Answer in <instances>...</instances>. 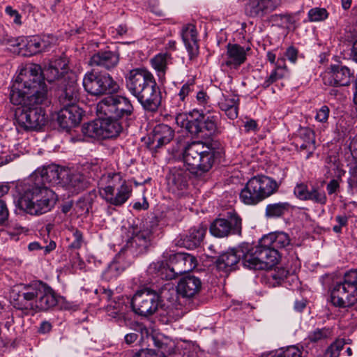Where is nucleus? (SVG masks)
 <instances>
[{
  "label": "nucleus",
  "mask_w": 357,
  "mask_h": 357,
  "mask_svg": "<svg viewBox=\"0 0 357 357\" xmlns=\"http://www.w3.org/2000/svg\"><path fill=\"white\" fill-rule=\"evenodd\" d=\"M309 189L303 183H297L294 189V195L302 201H306Z\"/></svg>",
  "instance_id": "bf43d9fd"
},
{
  "label": "nucleus",
  "mask_w": 357,
  "mask_h": 357,
  "mask_svg": "<svg viewBox=\"0 0 357 357\" xmlns=\"http://www.w3.org/2000/svg\"><path fill=\"white\" fill-rule=\"evenodd\" d=\"M283 178L276 181L265 175L255 176L248 180L241 190L239 199L244 204L257 205L276 193Z\"/></svg>",
  "instance_id": "20e7f679"
},
{
  "label": "nucleus",
  "mask_w": 357,
  "mask_h": 357,
  "mask_svg": "<svg viewBox=\"0 0 357 357\" xmlns=\"http://www.w3.org/2000/svg\"><path fill=\"white\" fill-rule=\"evenodd\" d=\"M126 308L127 306L122 303H114L107 307V312L114 317H121L124 316V311Z\"/></svg>",
  "instance_id": "6e6d98bb"
},
{
  "label": "nucleus",
  "mask_w": 357,
  "mask_h": 357,
  "mask_svg": "<svg viewBox=\"0 0 357 357\" xmlns=\"http://www.w3.org/2000/svg\"><path fill=\"white\" fill-rule=\"evenodd\" d=\"M207 231V226L200 224L191 227L188 233L181 238L180 246L192 250L198 248L203 242Z\"/></svg>",
  "instance_id": "cd10ccee"
},
{
  "label": "nucleus",
  "mask_w": 357,
  "mask_h": 357,
  "mask_svg": "<svg viewBox=\"0 0 357 357\" xmlns=\"http://www.w3.org/2000/svg\"><path fill=\"white\" fill-rule=\"evenodd\" d=\"M159 295L160 298H163L171 303H176L178 301V283L176 285L165 284Z\"/></svg>",
  "instance_id": "de8ad7c7"
},
{
  "label": "nucleus",
  "mask_w": 357,
  "mask_h": 357,
  "mask_svg": "<svg viewBox=\"0 0 357 357\" xmlns=\"http://www.w3.org/2000/svg\"><path fill=\"white\" fill-rule=\"evenodd\" d=\"M200 116V114L197 110H193L188 114H180L181 119L180 127L192 135L198 134L202 130L199 121Z\"/></svg>",
  "instance_id": "c9c22d12"
},
{
  "label": "nucleus",
  "mask_w": 357,
  "mask_h": 357,
  "mask_svg": "<svg viewBox=\"0 0 357 357\" xmlns=\"http://www.w3.org/2000/svg\"><path fill=\"white\" fill-rule=\"evenodd\" d=\"M237 104H238V98H229L226 97H224V98L218 102L219 107L222 111L227 110L228 108H230Z\"/></svg>",
  "instance_id": "69168bd1"
},
{
  "label": "nucleus",
  "mask_w": 357,
  "mask_h": 357,
  "mask_svg": "<svg viewBox=\"0 0 357 357\" xmlns=\"http://www.w3.org/2000/svg\"><path fill=\"white\" fill-rule=\"evenodd\" d=\"M132 193V186L128 183L126 181H124L122 184L111 192L110 195H107L102 199L110 205L119 207L123 206L130 199Z\"/></svg>",
  "instance_id": "c756f323"
},
{
  "label": "nucleus",
  "mask_w": 357,
  "mask_h": 357,
  "mask_svg": "<svg viewBox=\"0 0 357 357\" xmlns=\"http://www.w3.org/2000/svg\"><path fill=\"white\" fill-rule=\"evenodd\" d=\"M141 331L142 339L148 347L153 346L160 350L155 351L153 349H142L133 357H166L165 354L175 353L176 344L174 340L160 333L157 330L144 328L139 326Z\"/></svg>",
  "instance_id": "0eeeda50"
},
{
  "label": "nucleus",
  "mask_w": 357,
  "mask_h": 357,
  "mask_svg": "<svg viewBox=\"0 0 357 357\" xmlns=\"http://www.w3.org/2000/svg\"><path fill=\"white\" fill-rule=\"evenodd\" d=\"M328 13L324 8H313L307 13L308 20L311 22H321L327 19Z\"/></svg>",
  "instance_id": "8fccbe9b"
},
{
  "label": "nucleus",
  "mask_w": 357,
  "mask_h": 357,
  "mask_svg": "<svg viewBox=\"0 0 357 357\" xmlns=\"http://www.w3.org/2000/svg\"><path fill=\"white\" fill-rule=\"evenodd\" d=\"M63 176L61 185L72 194H78L87 188L86 177L79 172L66 168L63 172Z\"/></svg>",
  "instance_id": "393cba45"
},
{
  "label": "nucleus",
  "mask_w": 357,
  "mask_h": 357,
  "mask_svg": "<svg viewBox=\"0 0 357 357\" xmlns=\"http://www.w3.org/2000/svg\"><path fill=\"white\" fill-rule=\"evenodd\" d=\"M244 243L236 249H231L220 255L215 261L217 269L223 273L228 274L236 269L241 259L245 266V256L246 250Z\"/></svg>",
  "instance_id": "aec40b11"
},
{
  "label": "nucleus",
  "mask_w": 357,
  "mask_h": 357,
  "mask_svg": "<svg viewBox=\"0 0 357 357\" xmlns=\"http://www.w3.org/2000/svg\"><path fill=\"white\" fill-rule=\"evenodd\" d=\"M84 167V169L88 171L89 177L98 176V173L100 172V166L97 162H86Z\"/></svg>",
  "instance_id": "e2e57ef3"
},
{
  "label": "nucleus",
  "mask_w": 357,
  "mask_h": 357,
  "mask_svg": "<svg viewBox=\"0 0 357 357\" xmlns=\"http://www.w3.org/2000/svg\"><path fill=\"white\" fill-rule=\"evenodd\" d=\"M354 72L346 66L341 64L331 65L323 75V82L325 85L340 87L349 86Z\"/></svg>",
  "instance_id": "a211bd4d"
},
{
  "label": "nucleus",
  "mask_w": 357,
  "mask_h": 357,
  "mask_svg": "<svg viewBox=\"0 0 357 357\" xmlns=\"http://www.w3.org/2000/svg\"><path fill=\"white\" fill-rule=\"evenodd\" d=\"M333 336V331L331 328L324 327L321 328H316L308 333L305 342L307 346L312 344V345H320Z\"/></svg>",
  "instance_id": "ea45409f"
},
{
  "label": "nucleus",
  "mask_w": 357,
  "mask_h": 357,
  "mask_svg": "<svg viewBox=\"0 0 357 357\" xmlns=\"http://www.w3.org/2000/svg\"><path fill=\"white\" fill-rule=\"evenodd\" d=\"M280 4L281 0H248L245 5V13L250 17L261 20Z\"/></svg>",
  "instance_id": "412c9836"
},
{
  "label": "nucleus",
  "mask_w": 357,
  "mask_h": 357,
  "mask_svg": "<svg viewBox=\"0 0 357 357\" xmlns=\"http://www.w3.org/2000/svg\"><path fill=\"white\" fill-rule=\"evenodd\" d=\"M300 146L299 151H305V159H308L316 149L315 136L314 131L307 127L301 128L298 130L296 146Z\"/></svg>",
  "instance_id": "7c9ffc66"
},
{
  "label": "nucleus",
  "mask_w": 357,
  "mask_h": 357,
  "mask_svg": "<svg viewBox=\"0 0 357 357\" xmlns=\"http://www.w3.org/2000/svg\"><path fill=\"white\" fill-rule=\"evenodd\" d=\"M202 289L201 280L194 275L180 277V295L185 298H193Z\"/></svg>",
  "instance_id": "72a5a7b5"
},
{
  "label": "nucleus",
  "mask_w": 357,
  "mask_h": 357,
  "mask_svg": "<svg viewBox=\"0 0 357 357\" xmlns=\"http://www.w3.org/2000/svg\"><path fill=\"white\" fill-rule=\"evenodd\" d=\"M194 89L195 79L191 78L180 89V100H184L185 98L194 91Z\"/></svg>",
  "instance_id": "052dcab7"
},
{
  "label": "nucleus",
  "mask_w": 357,
  "mask_h": 357,
  "mask_svg": "<svg viewBox=\"0 0 357 357\" xmlns=\"http://www.w3.org/2000/svg\"><path fill=\"white\" fill-rule=\"evenodd\" d=\"M134 108L131 101L126 96L114 95L102 98L96 105L99 116H109L126 121L130 119Z\"/></svg>",
  "instance_id": "9d476101"
},
{
  "label": "nucleus",
  "mask_w": 357,
  "mask_h": 357,
  "mask_svg": "<svg viewBox=\"0 0 357 357\" xmlns=\"http://www.w3.org/2000/svg\"><path fill=\"white\" fill-rule=\"evenodd\" d=\"M286 58L292 63H295L298 58V50L293 46L289 47L284 54Z\"/></svg>",
  "instance_id": "774afa93"
},
{
  "label": "nucleus",
  "mask_w": 357,
  "mask_h": 357,
  "mask_svg": "<svg viewBox=\"0 0 357 357\" xmlns=\"http://www.w3.org/2000/svg\"><path fill=\"white\" fill-rule=\"evenodd\" d=\"M21 46L19 47L20 52L24 56H30L43 51H45L49 46L48 43L45 38L39 36H32L26 38V41L23 38L20 41Z\"/></svg>",
  "instance_id": "473e14b6"
},
{
  "label": "nucleus",
  "mask_w": 357,
  "mask_h": 357,
  "mask_svg": "<svg viewBox=\"0 0 357 357\" xmlns=\"http://www.w3.org/2000/svg\"><path fill=\"white\" fill-rule=\"evenodd\" d=\"M330 109L328 106L323 105L317 112L315 119L321 123H326L329 117Z\"/></svg>",
  "instance_id": "680f3d73"
},
{
  "label": "nucleus",
  "mask_w": 357,
  "mask_h": 357,
  "mask_svg": "<svg viewBox=\"0 0 357 357\" xmlns=\"http://www.w3.org/2000/svg\"><path fill=\"white\" fill-rule=\"evenodd\" d=\"M161 303L160 296L156 291L144 288L134 294L131 306L135 314L146 317L155 314Z\"/></svg>",
  "instance_id": "4468645a"
},
{
  "label": "nucleus",
  "mask_w": 357,
  "mask_h": 357,
  "mask_svg": "<svg viewBox=\"0 0 357 357\" xmlns=\"http://www.w3.org/2000/svg\"><path fill=\"white\" fill-rule=\"evenodd\" d=\"M246 255L245 256V266L250 269H269L275 266L279 259L278 251L272 246H264L262 238L259 245L255 248L246 243Z\"/></svg>",
  "instance_id": "9b49d317"
},
{
  "label": "nucleus",
  "mask_w": 357,
  "mask_h": 357,
  "mask_svg": "<svg viewBox=\"0 0 357 357\" xmlns=\"http://www.w3.org/2000/svg\"><path fill=\"white\" fill-rule=\"evenodd\" d=\"M66 168L59 165L52 164L38 168L28 178L37 183L47 186V184L56 185L61 184L63 172Z\"/></svg>",
  "instance_id": "6ab92c4d"
},
{
  "label": "nucleus",
  "mask_w": 357,
  "mask_h": 357,
  "mask_svg": "<svg viewBox=\"0 0 357 357\" xmlns=\"http://www.w3.org/2000/svg\"><path fill=\"white\" fill-rule=\"evenodd\" d=\"M23 40V38H13L5 31H3L2 33H0V44L1 45H9L10 46H21V43L20 42Z\"/></svg>",
  "instance_id": "13d9d810"
},
{
  "label": "nucleus",
  "mask_w": 357,
  "mask_h": 357,
  "mask_svg": "<svg viewBox=\"0 0 357 357\" xmlns=\"http://www.w3.org/2000/svg\"><path fill=\"white\" fill-rule=\"evenodd\" d=\"M290 204L288 202L271 203L266 205L265 216L267 218H278L289 211Z\"/></svg>",
  "instance_id": "a19ab883"
},
{
  "label": "nucleus",
  "mask_w": 357,
  "mask_h": 357,
  "mask_svg": "<svg viewBox=\"0 0 357 357\" xmlns=\"http://www.w3.org/2000/svg\"><path fill=\"white\" fill-rule=\"evenodd\" d=\"M82 84L88 93L95 96L112 94L116 93L119 89V84L109 74L94 70L85 73Z\"/></svg>",
  "instance_id": "ddd939ff"
},
{
  "label": "nucleus",
  "mask_w": 357,
  "mask_h": 357,
  "mask_svg": "<svg viewBox=\"0 0 357 357\" xmlns=\"http://www.w3.org/2000/svg\"><path fill=\"white\" fill-rule=\"evenodd\" d=\"M123 122L113 117L105 116L87 123L82 128L85 137L93 139H107L117 137L123 130Z\"/></svg>",
  "instance_id": "f8f14e48"
},
{
  "label": "nucleus",
  "mask_w": 357,
  "mask_h": 357,
  "mask_svg": "<svg viewBox=\"0 0 357 357\" xmlns=\"http://www.w3.org/2000/svg\"><path fill=\"white\" fill-rule=\"evenodd\" d=\"M82 114L77 105L63 107L58 113V122L64 129L71 128L80 123Z\"/></svg>",
  "instance_id": "a878e982"
},
{
  "label": "nucleus",
  "mask_w": 357,
  "mask_h": 357,
  "mask_svg": "<svg viewBox=\"0 0 357 357\" xmlns=\"http://www.w3.org/2000/svg\"><path fill=\"white\" fill-rule=\"evenodd\" d=\"M169 59L170 55L168 53H159L151 59V66L160 78L164 76Z\"/></svg>",
  "instance_id": "37998d69"
},
{
  "label": "nucleus",
  "mask_w": 357,
  "mask_h": 357,
  "mask_svg": "<svg viewBox=\"0 0 357 357\" xmlns=\"http://www.w3.org/2000/svg\"><path fill=\"white\" fill-rule=\"evenodd\" d=\"M125 255L124 250H121L102 273V280L108 282L116 280L124 271L126 266L121 264V261Z\"/></svg>",
  "instance_id": "f704fd0d"
},
{
  "label": "nucleus",
  "mask_w": 357,
  "mask_h": 357,
  "mask_svg": "<svg viewBox=\"0 0 357 357\" xmlns=\"http://www.w3.org/2000/svg\"><path fill=\"white\" fill-rule=\"evenodd\" d=\"M10 100L22 107L15 111V126L19 132L38 130L45 125L47 117L43 105L48 102L47 88L40 65L28 63L20 69L10 86Z\"/></svg>",
  "instance_id": "f257e3e1"
},
{
  "label": "nucleus",
  "mask_w": 357,
  "mask_h": 357,
  "mask_svg": "<svg viewBox=\"0 0 357 357\" xmlns=\"http://www.w3.org/2000/svg\"><path fill=\"white\" fill-rule=\"evenodd\" d=\"M312 201L314 203L324 205L326 204L327 197L325 192L318 187H312L309 190L306 201Z\"/></svg>",
  "instance_id": "09e8293b"
},
{
  "label": "nucleus",
  "mask_w": 357,
  "mask_h": 357,
  "mask_svg": "<svg viewBox=\"0 0 357 357\" xmlns=\"http://www.w3.org/2000/svg\"><path fill=\"white\" fill-rule=\"evenodd\" d=\"M215 148L201 142L188 144L183 152V162L191 172H208L215 162Z\"/></svg>",
  "instance_id": "423d86ee"
},
{
  "label": "nucleus",
  "mask_w": 357,
  "mask_h": 357,
  "mask_svg": "<svg viewBox=\"0 0 357 357\" xmlns=\"http://www.w3.org/2000/svg\"><path fill=\"white\" fill-rule=\"evenodd\" d=\"M274 69L277 71L278 75H280V77L282 79L287 78L289 77V70L285 64V59L278 58L276 63Z\"/></svg>",
  "instance_id": "4d7b16f0"
},
{
  "label": "nucleus",
  "mask_w": 357,
  "mask_h": 357,
  "mask_svg": "<svg viewBox=\"0 0 357 357\" xmlns=\"http://www.w3.org/2000/svg\"><path fill=\"white\" fill-rule=\"evenodd\" d=\"M124 181L126 180L123 179L121 174L119 172H107L102 174L98 184L100 197L102 199L107 195H110L111 192Z\"/></svg>",
  "instance_id": "bb28decb"
},
{
  "label": "nucleus",
  "mask_w": 357,
  "mask_h": 357,
  "mask_svg": "<svg viewBox=\"0 0 357 357\" xmlns=\"http://www.w3.org/2000/svg\"><path fill=\"white\" fill-rule=\"evenodd\" d=\"M42 289L41 292L37 296L34 313L37 311H46L54 307L59 302L51 287L43 282Z\"/></svg>",
  "instance_id": "2f4dec72"
},
{
  "label": "nucleus",
  "mask_w": 357,
  "mask_h": 357,
  "mask_svg": "<svg viewBox=\"0 0 357 357\" xmlns=\"http://www.w3.org/2000/svg\"><path fill=\"white\" fill-rule=\"evenodd\" d=\"M41 76L44 82L46 78L49 82L56 81L61 84L67 80H71L73 83L75 74L69 70L67 58L60 56L51 60L44 71L41 69Z\"/></svg>",
  "instance_id": "f3484780"
},
{
  "label": "nucleus",
  "mask_w": 357,
  "mask_h": 357,
  "mask_svg": "<svg viewBox=\"0 0 357 357\" xmlns=\"http://www.w3.org/2000/svg\"><path fill=\"white\" fill-rule=\"evenodd\" d=\"M298 13L274 14L271 17V22L282 28L294 30L298 26Z\"/></svg>",
  "instance_id": "e433bc0d"
},
{
  "label": "nucleus",
  "mask_w": 357,
  "mask_h": 357,
  "mask_svg": "<svg viewBox=\"0 0 357 357\" xmlns=\"http://www.w3.org/2000/svg\"><path fill=\"white\" fill-rule=\"evenodd\" d=\"M156 225L150 222H142L130 225L127 230L128 240L124 248L126 256H139L146 253L152 244Z\"/></svg>",
  "instance_id": "39448f33"
},
{
  "label": "nucleus",
  "mask_w": 357,
  "mask_h": 357,
  "mask_svg": "<svg viewBox=\"0 0 357 357\" xmlns=\"http://www.w3.org/2000/svg\"><path fill=\"white\" fill-rule=\"evenodd\" d=\"M290 238L284 232H273L262 237L264 246H272L275 250L285 248L290 245Z\"/></svg>",
  "instance_id": "58836bf2"
},
{
  "label": "nucleus",
  "mask_w": 357,
  "mask_h": 357,
  "mask_svg": "<svg viewBox=\"0 0 357 357\" xmlns=\"http://www.w3.org/2000/svg\"><path fill=\"white\" fill-rule=\"evenodd\" d=\"M178 263V253L174 250L166 251L162 255V259L153 261L147 268V274L153 278L166 280L176 279L178 273L174 268V265Z\"/></svg>",
  "instance_id": "2eb2a0df"
},
{
  "label": "nucleus",
  "mask_w": 357,
  "mask_h": 357,
  "mask_svg": "<svg viewBox=\"0 0 357 357\" xmlns=\"http://www.w3.org/2000/svg\"><path fill=\"white\" fill-rule=\"evenodd\" d=\"M128 91L137 98L142 107L155 112L161 102V94L153 74L146 68H135L126 76Z\"/></svg>",
  "instance_id": "f03ea898"
},
{
  "label": "nucleus",
  "mask_w": 357,
  "mask_h": 357,
  "mask_svg": "<svg viewBox=\"0 0 357 357\" xmlns=\"http://www.w3.org/2000/svg\"><path fill=\"white\" fill-rule=\"evenodd\" d=\"M347 342L344 339H338L332 343L326 350L324 357H339L340 351Z\"/></svg>",
  "instance_id": "3c124183"
},
{
  "label": "nucleus",
  "mask_w": 357,
  "mask_h": 357,
  "mask_svg": "<svg viewBox=\"0 0 357 357\" xmlns=\"http://www.w3.org/2000/svg\"><path fill=\"white\" fill-rule=\"evenodd\" d=\"M167 190L174 195L175 199L178 198V169H170L166 177Z\"/></svg>",
  "instance_id": "c03bdc74"
},
{
  "label": "nucleus",
  "mask_w": 357,
  "mask_h": 357,
  "mask_svg": "<svg viewBox=\"0 0 357 357\" xmlns=\"http://www.w3.org/2000/svg\"><path fill=\"white\" fill-rule=\"evenodd\" d=\"M241 218L234 211L228 212L226 218H215L209 227L210 234L220 238L229 235H241Z\"/></svg>",
  "instance_id": "dca6fc26"
},
{
  "label": "nucleus",
  "mask_w": 357,
  "mask_h": 357,
  "mask_svg": "<svg viewBox=\"0 0 357 357\" xmlns=\"http://www.w3.org/2000/svg\"><path fill=\"white\" fill-rule=\"evenodd\" d=\"M178 202L177 199L171 205H168L163 211L162 219L168 226H174L178 222Z\"/></svg>",
  "instance_id": "49530a36"
},
{
  "label": "nucleus",
  "mask_w": 357,
  "mask_h": 357,
  "mask_svg": "<svg viewBox=\"0 0 357 357\" xmlns=\"http://www.w3.org/2000/svg\"><path fill=\"white\" fill-rule=\"evenodd\" d=\"M75 76L74 82L67 80L61 85L64 87L62 93L59 96V102L63 107L77 105L76 102L78 100V93L75 86Z\"/></svg>",
  "instance_id": "4c0bfd02"
},
{
  "label": "nucleus",
  "mask_w": 357,
  "mask_h": 357,
  "mask_svg": "<svg viewBox=\"0 0 357 357\" xmlns=\"http://www.w3.org/2000/svg\"><path fill=\"white\" fill-rule=\"evenodd\" d=\"M204 120L202 128L206 129L210 134L213 133L217 130V123L218 116L217 114L209 115L207 116H202Z\"/></svg>",
  "instance_id": "5fc2aeb1"
},
{
  "label": "nucleus",
  "mask_w": 357,
  "mask_h": 357,
  "mask_svg": "<svg viewBox=\"0 0 357 357\" xmlns=\"http://www.w3.org/2000/svg\"><path fill=\"white\" fill-rule=\"evenodd\" d=\"M55 248L56 243L53 241H50V242L45 245L37 241L31 242L28 245V250L29 251L41 250L44 255L49 254Z\"/></svg>",
  "instance_id": "603ef678"
},
{
  "label": "nucleus",
  "mask_w": 357,
  "mask_h": 357,
  "mask_svg": "<svg viewBox=\"0 0 357 357\" xmlns=\"http://www.w3.org/2000/svg\"><path fill=\"white\" fill-rule=\"evenodd\" d=\"M307 351L304 349L303 347L300 348L296 345H293L288 347L278 356L275 355L273 353H269L261 357H307Z\"/></svg>",
  "instance_id": "a18cd8bd"
},
{
  "label": "nucleus",
  "mask_w": 357,
  "mask_h": 357,
  "mask_svg": "<svg viewBox=\"0 0 357 357\" xmlns=\"http://www.w3.org/2000/svg\"><path fill=\"white\" fill-rule=\"evenodd\" d=\"M20 207L30 215H40L50 211L57 197L55 192L43 184L26 179L16 187Z\"/></svg>",
  "instance_id": "7ed1b4c3"
},
{
  "label": "nucleus",
  "mask_w": 357,
  "mask_h": 357,
  "mask_svg": "<svg viewBox=\"0 0 357 357\" xmlns=\"http://www.w3.org/2000/svg\"><path fill=\"white\" fill-rule=\"evenodd\" d=\"M42 288L43 282L40 281L13 286L10 293L12 305L26 315L33 314L37 296Z\"/></svg>",
  "instance_id": "6e6552de"
},
{
  "label": "nucleus",
  "mask_w": 357,
  "mask_h": 357,
  "mask_svg": "<svg viewBox=\"0 0 357 357\" xmlns=\"http://www.w3.org/2000/svg\"><path fill=\"white\" fill-rule=\"evenodd\" d=\"M70 231L73 240L69 247L73 249H79L84 243L83 233L75 228L70 229Z\"/></svg>",
  "instance_id": "864d4df0"
},
{
  "label": "nucleus",
  "mask_w": 357,
  "mask_h": 357,
  "mask_svg": "<svg viewBox=\"0 0 357 357\" xmlns=\"http://www.w3.org/2000/svg\"><path fill=\"white\" fill-rule=\"evenodd\" d=\"M181 35L190 59L195 58L199 52L197 31L195 26L192 24H188L183 27Z\"/></svg>",
  "instance_id": "c85d7f7f"
},
{
  "label": "nucleus",
  "mask_w": 357,
  "mask_h": 357,
  "mask_svg": "<svg viewBox=\"0 0 357 357\" xmlns=\"http://www.w3.org/2000/svg\"><path fill=\"white\" fill-rule=\"evenodd\" d=\"M331 301L339 307H349L357 303V271H350L342 280L335 284L331 293Z\"/></svg>",
  "instance_id": "1a4fd4ad"
},
{
  "label": "nucleus",
  "mask_w": 357,
  "mask_h": 357,
  "mask_svg": "<svg viewBox=\"0 0 357 357\" xmlns=\"http://www.w3.org/2000/svg\"><path fill=\"white\" fill-rule=\"evenodd\" d=\"M279 79H282V78L280 77V75H278L277 71L273 69L271 72L270 75L266 77L261 86L263 88L266 89Z\"/></svg>",
  "instance_id": "338daca9"
},
{
  "label": "nucleus",
  "mask_w": 357,
  "mask_h": 357,
  "mask_svg": "<svg viewBox=\"0 0 357 357\" xmlns=\"http://www.w3.org/2000/svg\"><path fill=\"white\" fill-rule=\"evenodd\" d=\"M250 48L241 46L238 44H230L227 45V52L224 60L221 64L222 68L227 67L229 69H237L247 59V52Z\"/></svg>",
  "instance_id": "5701e85b"
},
{
  "label": "nucleus",
  "mask_w": 357,
  "mask_h": 357,
  "mask_svg": "<svg viewBox=\"0 0 357 357\" xmlns=\"http://www.w3.org/2000/svg\"><path fill=\"white\" fill-rule=\"evenodd\" d=\"M119 62V54L116 50L109 48L100 50L90 59L89 64L91 66H97L106 70L114 68Z\"/></svg>",
  "instance_id": "b1692460"
},
{
  "label": "nucleus",
  "mask_w": 357,
  "mask_h": 357,
  "mask_svg": "<svg viewBox=\"0 0 357 357\" xmlns=\"http://www.w3.org/2000/svg\"><path fill=\"white\" fill-rule=\"evenodd\" d=\"M197 264L196 257L189 253L180 252V277L190 275L189 272L192 271Z\"/></svg>",
  "instance_id": "79ce46f5"
},
{
  "label": "nucleus",
  "mask_w": 357,
  "mask_h": 357,
  "mask_svg": "<svg viewBox=\"0 0 357 357\" xmlns=\"http://www.w3.org/2000/svg\"><path fill=\"white\" fill-rule=\"evenodd\" d=\"M174 137V130L167 125L158 124L148 135L147 147L155 152L164 145L169 143Z\"/></svg>",
  "instance_id": "4be33fe9"
},
{
  "label": "nucleus",
  "mask_w": 357,
  "mask_h": 357,
  "mask_svg": "<svg viewBox=\"0 0 357 357\" xmlns=\"http://www.w3.org/2000/svg\"><path fill=\"white\" fill-rule=\"evenodd\" d=\"M5 13L10 17L13 18V22L17 25L22 24V16L17 10L13 8L10 6L5 8Z\"/></svg>",
  "instance_id": "0e129e2a"
}]
</instances>
